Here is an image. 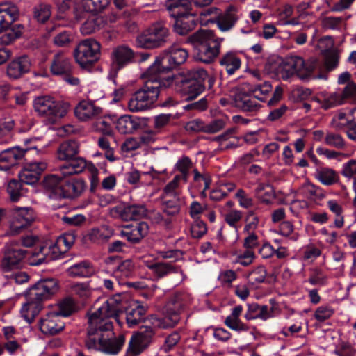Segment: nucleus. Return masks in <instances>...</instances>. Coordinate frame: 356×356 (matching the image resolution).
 <instances>
[{"instance_id": "cd10ccee", "label": "nucleus", "mask_w": 356, "mask_h": 356, "mask_svg": "<svg viewBox=\"0 0 356 356\" xmlns=\"http://www.w3.org/2000/svg\"><path fill=\"white\" fill-rule=\"evenodd\" d=\"M149 226L145 222H136L134 225L127 226L121 232L122 236L133 243L140 241L148 233Z\"/></svg>"}, {"instance_id": "79ce46f5", "label": "nucleus", "mask_w": 356, "mask_h": 356, "mask_svg": "<svg viewBox=\"0 0 356 356\" xmlns=\"http://www.w3.org/2000/svg\"><path fill=\"white\" fill-rule=\"evenodd\" d=\"M191 304L190 296L184 293H178L173 295L167 303L168 308L181 312Z\"/></svg>"}, {"instance_id": "f8f14e48", "label": "nucleus", "mask_w": 356, "mask_h": 356, "mask_svg": "<svg viewBox=\"0 0 356 356\" xmlns=\"http://www.w3.org/2000/svg\"><path fill=\"white\" fill-rule=\"evenodd\" d=\"M154 334V330L151 327H141L139 331L132 335L129 342L127 352L132 356L138 355L149 346Z\"/></svg>"}, {"instance_id": "a211bd4d", "label": "nucleus", "mask_w": 356, "mask_h": 356, "mask_svg": "<svg viewBox=\"0 0 356 356\" xmlns=\"http://www.w3.org/2000/svg\"><path fill=\"white\" fill-rule=\"evenodd\" d=\"M47 167L44 161H35L26 164L19 174L20 181L29 185L35 184Z\"/></svg>"}, {"instance_id": "6e6d98bb", "label": "nucleus", "mask_w": 356, "mask_h": 356, "mask_svg": "<svg viewBox=\"0 0 356 356\" xmlns=\"http://www.w3.org/2000/svg\"><path fill=\"white\" fill-rule=\"evenodd\" d=\"M110 0H82V6L87 12H99L105 9Z\"/></svg>"}, {"instance_id": "a19ab883", "label": "nucleus", "mask_w": 356, "mask_h": 356, "mask_svg": "<svg viewBox=\"0 0 356 356\" xmlns=\"http://www.w3.org/2000/svg\"><path fill=\"white\" fill-rule=\"evenodd\" d=\"M314 177L325 186H332L337 183L339 180L337 172L329 168H320L316 169Z\"/></svg>"}, {"instance_id": "f03ea898", "label": "nucleus", "mask_w": 356, "mask_h": 356, "mask_svg": "<svg viewBox=\"0 0 356 356\" xmlns=\"http://www.w3.org/2000/svg\"><path fill=\"white\" fill-rule=\"evenodd\" d=\"M149 67L143 74L144 85L136 91L128 102V108L131 112H138L150 108L159 99L160 89L170 88V80L159 76Z\"/></svg>"}, {"instance_id": "473e14b6", "label": "nucleus", "mask_w": 356, "mask_h": 356, "mask_svg": "<svg viewBox=\"0 0 356 356\" xmlns=\"http://www.w3.org/2000/svg\"><path fill=\"white\" fill-rule=\"evenodd\" d=\"M100 108L88 101H81L74 108L75 116L81 121H87L101 113Z\"/></svg>"}, {"instance_id": "bf43d9fd", "label": "nucleus", "mask_w": 356, "mask_h": 356, "mask_svg": "<svg viewBox=\"0 0 356 356\" xmlns=\"http://www.w3.org/2000/svg\"><path fill=\"white\" fill-rule=\"evenodd\" d=\"M107 136H103L98 138L97 145L103 151H104V156L111 162L117 160V157L114 154V149L111 147L110 142L106 138Z\"/></svg>"}, {"instance_id": "e2e57ef3", "label": "nucleus", "mask_w": 356, "mask_h": 356, "mask_svg": "<svg viewBox=\"0 0 356 356\" xmlns=\"http://www.w3.org/2000/svg\"><path fill=\"white\" fill-rule=\"evenodd\" d=\"M334 313V309L330 305H321L316 308L314 317L319 322H324L332 316Z\"/></svg>"}, {"instance_id": "864d4df0", "label": "nucleus", "mask_w": 356, "mask_h": 356, "mask_svg": "<svg viewBox=\"0 0 356 356\" xmlns=\"http://www.w3.org/2000/svg\"><path fill=\"white\" fill-rule=\"evenodd\" d=\"M325 144L338 149H343L346 147V142L343 137L339 134L332 131L325 133Z\"/></svg>"}, {"instance_id": "052dcab7", "label": "nucleus", "mask_w": 356, "mask_h": 356, "mask_svg": "<svg viewBox=\"0 0 356 356\" xmlns=\"http://www.w3.org/2000/svg\"><path fill=\"white\" fill-rule=\"evenodd\" d=\"M7 193L12 202H17L22 196V183L17 180H11L7 186Z\"/></svg>"}, {"instance_id": "c756f323", "label": "nucleus", "mask_w": 356, "mask_h": 356, "mask_svg": "<svg viewBox=\"0 0 356 356\" xmlns=\"http://www.w3.org/2000/svg\"><path fill=\"white\" fill-rule=\"evenodd\" d=\"M26 302L22 305L20 313L24 319L31 323L43 308V303L35 299H31L26 293Z\"/></svg>"}, {"instance_id": "49530a36", "label": "nucleus", "mask_w": 356, "mask_h": 356, "mask_svg": "<svg viewBox=\"0 0 356 356\" xmlns=\"http://www.w3.org/2000/svg\"><path fill=\"white\" fill-rule=\"evenodd\" d=\"M64 179L58 175H49L45 177L43 184L47 190L52 192L51 197L60 198L58 191L63 187Z\"/></svg>"}, {"instance_id": "393cba45", "label": "nucleus", "mask_w": 356, "mask_h": 356, "mask_svg": "<svg viewBox=\"0 0 356 356\" xmlns=\"http://www.w3.org/2000/svg\"><path fill=\"white\" fill-rule=\"evenodd\" d=\"M31 66L29 57L24 56L10 62L6 68V74L10 79H17L28 72Z\"/></svg>"}, {"instance_id": "f257e3e1", "label": "nucleus", "mask_w": 356, "mask_h": 356, "mask_svg": "<svg viewBox=\"0 0 356 356\" xmlns=\"http://www.w3.org/2000/svg\"><path fill=\"white\" fill-rule=\"evenodd\" d=\"M125 308L124 300L120 295L106 300L99 307L90 309L88 318L87 337L85 341L88 349L99 350L115 355L125 342L124 335L114 337L112 318H116Z\"/></svg>"}, {"instance_id": "f704fd0d", "label": "nucleus", "mask_w": 356, "mask_h": 356, "mask_svg": "<svg viewBox=\"0 0 356 356\" xmlns=\"http://www.w3.org/2000/svg\"><path fill=\"white\" fill-rule=\"evenodd\" d=\"M79 152V145L75 140L62 143L57 149V158L60 161H67L76 156Z\"/></svg>"}, {"instance_id": "ea45409f", "label": "nucleus", "mask_w": 356, "mask_h": 356, "mask_svg": "<svg viewBox=\"0 0 356 356\" xmlns=\"http://www.w3.org/2000/svg\"><path fill=\"white\" fill-rule=\"evenodd\" d=\"M67 272L72 277H88L95 273V268L89 261H82L72 265Z\"/></svg>"}, {"instance_id": "c03bdc74", "label": "nucleus", "mask_w": 356, "mask_h": 356, "mask_svg": "<svg viewBox=\"0 0 356 356\" xmlns=\"http://www.w3.org/2000/svg\"><path fill=\"white\" fill-rule=\"evenodd\" d=\"M104 25L102 17L92 15L83 22L80 30L83 35H90L102 29Z\"/></svg>"}, {"instance_id": "20e7f679", "label": "nucleus", "mask_w": 356, "mask_h": 356, "mask_svg": "<svg viewBox=\"0 0 356 356\" xmlns=\"http://www.w3.org/2000/svg\"><path fill=\"white\" fill-rule=\"evenodd\" d=\"M188 56V51L178 45H172L156 58L154 62L149 67L156 74L165 78L166 76H175L169 72L184 63Z\"/></svg>"}, {"instance_id": "4d7b16f0", "label": "nucleus", "mask_w": 356, "mask_h": 356, "mask_svg": "<svg viewBox=\"0 0 356 356\" xmlns=\"http://www.w3.org/2000/svg\"><path fill=\"white\" fill-rule=\"evenodd\" d=\"M267 271L264 266H258L248 275V279L252 284L262 283L266 280Z\"/></svg>"}, {"instance_id": "2eb2a0df", "label": "nucleus", "mask_w": 356, "mask_h": 356, "mask_svg": "<svg viewBox=\"0 0 356 356\" xmlns=\"http://www.w3.org/2000/svg\"><path fill=\"white\" fill-rule=\"evenodd\" d=\"M34 219L33 209L28 207L15 208L10 225V232L13 235L19 234L27 227Z\"/></svg>"}, {"instance_id": "7ed1b4c3", "label": "nucleus", "mask_w": 356, "mask_h": 356, "mask_svg": "<svg viewBox=\"0 0 356 356\" xmlns=\"http://www.w3.org/2000/svg\"><path fill=\"white\" fill-rule=\"evenodd\" d=\"M190 39L195 45L196 56L200 61L210 63L218 56L222 40L216 37L213 31L199 30Z\"/></svg>"}, {"instance_id": "bb28decb", "label": "nucleus", "mask_w": 356, "mask_h": 356, "mask_svg": "<svg viewBox=\"0 0 356 356\" xmlns=\"http://www.w3.org/2000/svg\"><path fill=\"white\" fill-rule=\"evenodd\" d=\"M173 26L175 33L180 35H185L193 31L197 24V15L188 13L175 18Z\"/></svg>"}, {"instance_id": "aec40b11", "label": "nucleus", "mask_w": 356, "mask_h": 356, "mask_svg": "<svg viewBox=\"0 0 356 356\" xmlns=\"http://www.w3.org/2000/svg\"><path fill=\"white\" fill-rule=\"evenodd\" d=\"M27 150L18 147L1 151L0 153V170L7 171L17 165L22 160Z\"/></svg>"}, {"instance_id": "f3484780", "label": "nucleus", "mask_w": 356, "mask_h": 356, "mask_svg": "<svg viewBox=\"0 0 356 356\" xmlns=\"http://www.w3.org/2000/svg\"><path fill=\"white\" fill-rule=\"evenodd\" d=\"M147 266L152 270L157 278H162L169 275H175V283L179 284L185 279L183 270L172 263L156 262L147 264Z\"/></svg>"}, {"instance_id": "de8ad7c7", "label": "nucleus", "mask_w": 356, "mask_h": 356, "mask_svg": "<svg viewBox=\"0 0 356 356\" xmlns=\"http://www.w3.org/2000/svg\"><path fill=\"white\" fill-rule=\"evenodd\" d=\"M193 183L195 186L201 190L202 196H206V191L209 188L211 183V177L208 173H200L197 169H194Z\"/></svg>"}, {"instance_id": "b1692460", "label": "nucleus", "mask_w": 356, "mask_h": 356, "mask_svg": "<svg viewBox=\"0 0 356 356\" xmlns=\"http://www.w3.org/2000/svg\"><path fill=\"white\" fill-rule=\"evenodd\" d=\"M86 188V183L82 179H69L63 181V187L59 189L60 198H74L79 196Z\"/></svg>"}, {"instance_id": "774afa93", "label": "nucleus", "mask_w": 356, "mask_h": 356, "mask_svg": "<svg viewBox=\"0 0 356 356\" xmlns=\"http://www.w3.org/2000/svg\"><path fill=\"white\" fill-rule=\"evenodd\" d=\"M242 218L243 213L241 211L232 209L225 215L224 219L229 226L237 229Z\"/></svg>"}, {"instance_id": "dca6fc26", "label": "nucleus", "mask_w": 356, "mask_h": 356, "mask_svg": "<svg viewBox=\"0 0 356 356\" xmlns=\"http://www.w3.org/2000/svg\"><path fill=\"white\" fill-rule=\"evenodd\" d=\"M147 210L145 205L116 206L111 208L110 213L115 218L122 220H137L147 215Z\"/></svg>"}, {"instance_id": "4468645a", "label": "nucleus", "mask_w": 356, "mask_h": 356, "mask_svg": "<svg viewBox=\"0 0 356 356\" xmlns=\"http://www.w3.org/2000/svg\"><path fill=\"white\" fill-rule=\"evenodd\" d=\"M27 252L17 245L7 246L4 257L1 261L0 268L3 272H9L21 267L22 262Z\"/></svg>"}, {"instance_id": "a878e982", "label": "nucleus", "mask_w": 356, "mask_h": 356, "mask_svg": "<svg viewBox=\"0 0 356 356\" xmlns=\"http://www.w3.org/2000/svg\"><path fill=\"white\" fill-rule=\"evenodd\" d=\"M147 307L140 302L131 304L126 310V321L129 327H134L145 319Z\"/></svg>"}, {"instance_id": "e433bc0d", "label": "nucleus", "mask_w": 356, "mask_h": 356, "mask_svg": "<svg viewBox=\"0 0 356 356\" xmlns=\"http://www.w3.org/2000/svg\"><path fill=\"white\" fill-rule=\"evenodd\" d=\"M165 7L170 16L175 18L190 13L191 5L189 0H167Z\"/></svg>"}, {"instance_id": "9b49d317", "label": "nucleus", "mask_w": 356, "mask_h": 356, "mask_svg": "<svg viewBox=\"0 0 356 356\" xmlns=\"http://www.w3.org/2000/svg\"><path fill=\"white\" fill-rule=\"evenodd\" d=\"M170 80V87L174 86L176 92L179 93L186 100H192L200 95L206 88V84L193 82L186 79L182 74H175V76H166Z\"/></svg>"}, {"instance_id": "39448f33", "label": "nucleus", "mask_w": 356, "mask_h": 356, "mask_svg": "<svg viewBox=\"0 0 356 356\" xmlns=\"http://www.w3.org/2000/svg\"><path fill=\"white\" fill-rule=\"evenodd\" d=\"M76 236L73 232H66L60 236L56 243L50 247L40 246L39 250H35L29 259L32 266L40 265L47 261V254L51 252V259H57L67 252L74 243Z\"/></svg>"}, {"instance_id": "c9c22d12", "label": "nucleus", "mask_w": 356, "mask_h": 356, "mask_svg": "<svg viewBox=\"0 0 356 356\" xmlns=\"http://www.w3.org/2000/svg\"><path fill=\"white\" fill-rule=\"evenodd\" d=\"M113 235V230L104 225L91 229L87 234V238L92 243L102 244L108 241Z\"/></svg>"}, {"instance_id": "09e8293b", "label": "nucleus", "mask_w": 356, "mask_h": 356, "mask_svg": "<svg viewBox=\"0 0 356 356\" xmlns=\"http://www.w3.org/2000/svg\"><path fill=\"white\" fill-rule=\"evenodd\" d=\"M76 310L74 300L72 298H66L59 302L56 310L53 311L58 316H69Z\"/></svg>"}, {"instance_id": "a18cd8bd", "label": "nucleus", "mask_w": 356, "mask_h": 356, "mask_svg": "<svg viewBox=\"0 0 356 356\" xmlns=\"http://www.w3.org/2000/svg\"><path fill=\"white\" fill-rule=\"evenodd\" d=\"M162 210L168 216H175L180 211L179 197L161 195Z\"/></svg>"}, {"instance_id": "ddd939ff", "label": "nucleus", "mask_w": 356, "mask_h": 356, "mask_svg": "<svg viewBox=\"0 0 356 356\" xmlns=\"http://www.w3.org/2000/svg\"><path fill=\"white\" fill-rule=\"evenodd\" d=\"M58 289V284L56 279L50 278L38 281L31 287L27 294L31 299H35L40 302L49 299Z\"/></svg>"}, {"instance_id": "6ab92c4d", "label": "nucleus", "mask_w": 356, "mask_h": 356, "mask_svg": "<svg viewBox=\"0 0 356 356\" xmlns=\"http://www.w3.org/2000/svg\"><path fill=\"white\" fill-rule=\"evenodd\" d=\"M257 100L264 102L265 98L258 94L250 95L243 92H238L234 97L236 106L246 112H256L260 108L261 105Z\"/></svg>"}, {"instance_id": "4c0bfd02", "label": "nucleus", "mask_w": 356, "mask_h": 356, "mask_svg": "<svg viewBox=\"0 0 356 356\" xmlns=\"http://www.w3.org/2000/svg\"><path fill=\"white\" fill-rule=\"evenodd\" d=\"M139 127L138 119L131 115H122L116 122V129L122 134H132Z\"/></svg>"}, {"instance_id": "69168bd1", "label": "nucleus", "mask_w": 356, "mask_h": 356, "mask_svg": "<svg viewBox=\"0 0 356 356\" xmlns=\"http://www.w3.org/2000/svg\"><path fill=\"white\" fill-rule=\"evenodd\" d=\"M245 222L243 232H254L258 227L259 218L254 211H249L246 213Z\"/></svg>"}, {"instance_id": "338daca9", "label": "nucleus", "mask_w": 356, "mask_h": 356, "mask_svg": "<svg viewBox=\"0 0 356 356\" xmlns=\"http://www.w3.org/2000/svg\"><path fill=\"white\" fill-rule=\"evenodd\" d=\"M343 21L341 17H325L321 20V25L324 29L339 30Z\"/></svg>"}, {"instance_id": "5701e85b", "label": "nucleus", "mask_w": 356, "mask_h": 356, "mask_svg": "<svg viewBox=\"0 0 356 356\" xmlns=\"http://www.w3.org/2000/svg\"><path fill=\"white\" fill-rule=\"evenodd\" d=\"M64 327V323L60 320L59 316L54 312L48 313L39 322L40 330L47 335L56 334L63 330Z\"/></svg>"}, {"instance_id": "7c9ffc66", "label": "nucleus", "mask_w": 356, "mask_h": 356, "mask_svg": "<svg viewBox=\"0 0 356 356\" xmlns=\"http://www.w3.org/2000/svg\"><path fill=\"white\" fill-rule=\"evenodd\" d=\"M312 100L320 104L321 108L325 110H327L343 104V97H341V93L338 92H321L316 97H313Z\"/></svg>"}, {"instance_id": "412c9836", "label": "nucleus", "mask_w": 356, "mask_h": 356, "mask_svg": "<svg viewBox=\"0 0 356 356\" xmlns=\"http://www.w3.org/2000/svg\"><path fill=\"white\" fill-rule=\"evenodd\" d=\"M72 71L73 64L66 54L60 51L54 55L50 65V72L52 74L61 76Z\"/></svg>"}, {"instance_id": "603ef678", "label": "nucleus", "mask_w": 356, "mask_h": 356, "mask_svg": "<svg viewBox=\"0 0 356 356\" xmlns=\"http://www.w3.org/2000/svg\"><path fill=\"white\" fill-rule=\"evenodd\" d=\"M218 14V9L216 7H209L201 11L197 18V22L202 26H207L209 23H216L217 16Z\"/></svg>"}, {"instance_id": "37998d69", "label": "nucleus", "mask_w": 356, "mask_h": 356, "mask_svg": "<svg viewBox=\"0 0 356 356\" xmlns=\"http://www.w3.org/2000/svg\"><path fill=\"white\" fill-rule=\"evenodd\" d=\"M220 64L228 74L232 75L240 68L241 62L235 53L227 52L220 60Z\"/></svg>"}, {"instance_id": "423d86ee", "label": "nucleus", "mask_w": 356, "mask_h": 356, "mask_svg": "<svg viewBox=\"0 0 356 356\" xmlns=\"http://www.w3.org/2000/svg\"><path fill=\"white\" fill-rule=\"evenodd\" d=\"M33 108L38 115L54 123L66 115L70 104L67 102L56 101L50 96H41L34 99Z\"/></svg>"}, {"instance_id": "c85d7f7f", "label": "nucleus", "mask_w": 356, "mask_h": 356, "mask_svg": "<svg viewBox=\"0 0 356 356\" xmlns=\"http://www.w3.org/2000/svg\"><path fill=\"white\" fill-rule=\"evenodd\" d=\"M238 19L236 9L234 6H229L225 13L218 14L216 23L221 31L231 30Z\"/></svg>"}, {"instance_id": "8fccbe9b", "label": "nucleus", "mask_w": 356, "mask_h": 356, "mask_svg": "<svg viewBox=\"0 0 356 356\" xmlns=\"http://www.w3.org/2000/svg\"><path fill=\"white\" fill-rule=\"evenodd\" d=\"M192 166L193 163L191 159L188 156H182L175 165V170L180 172V174L176 175V176H179L180 178L183 179L184 184L188 181L189 170Z\"/></svg>"}, {"instance_id": "72a5a7b5", "label": "nucleus", "mask_w": 356, "mask_h": 356, "mask_svg": "<svg viewBox=\"0 0 356 356\" xmlns=\"http://www.w3.org/2000/svg\"><path fill=\"white\" fill-rule=\"evenodd\" d=\"M67 163L60 166L63 177L70 176L82 172L86 168V161L82 157L74 156L66 161Z\"/></svg>"}, {"instance_id": "58836bf2", "label": "nucleus", "mask_w": 356, "mask_h": 356, "mask_svg": "<svg viewBox=\"0 0 356 356\" xmlns=\"http://www.w3.org/2000/svg\"><path fill=\"white\" fill-rule=\"evenodd\" d=\"M181 74L186 79L193 81V82L205 84V81H207V87L209 88H211L213 87L215 81L214 78L213 76H209L207 71L202 68L193 69L186 73L182 72Z\"/></svg>"}, {"instance_id": "5fc2aeb1", "label": "nucleus", "mask_w": 356, "mask_h": 356, "mask_svg": "<svg viewBox=\"0 0 356 356\" xmlns=\"http://www.w3.org/2000/svg\"><path fill=\"white\" fill-rule=\"evenodd\" d=\"M183 179L179 176H175L172 180L168 182L163 190V195L165 196H178L179 197V191L181 188V183Z\"/></svg>"}, {"instance_id": "9d476101", "label": "nucleus", "mask_w": 356, "mask_h": 356, "mask_svg": "<svg viewBox=\"0 0 356 356\" xmlns=\"http://www.w3.org/2000/svg\"><path fill=\"white\" fill-rule=\"evenodd\" d=\"M168 35V29L161 22L152 24L142 34L136 38L138 47L152 49L161 46Z\"/></svg>"}, {"instance_id": "3c124183", "label": "nucleus", "mask_w": 356, "mask_h": 356, "mask_svg": "<svg viewBox=\"0 0 356 356\" xmlns=\"http://www.w3.org/2000/svg\"><path fill=\"white\" fill-rule=\"evenodd\" d=\"M70 289L72 293L84 300L89 298L93 292L92 289L87 282L72 283L70 284Z\"/></svg>"}, {"instance_id": "2f4dec72", "label": "nucleus", "mask_w": 356, "mask_h": 356, "mask_svg": "<svg viewBox=\"0 0 356 356\" xmlns=\"http://www.w3.org/2000/svg\"><path fill=\"white\" fill-rule=\"evenodd\" d=\"M243 307L236 305L232 309L231 314L227 316L224 321L225 325L232 330L241 332L249 330V327L243 323L240 316L243 312Z\"/></svg>"}, {"instance_id": "13d9d810", "label": "nucleus", "mask_w": 356, "mask_h": 356, "mask_svg": "<svg viewBox=\"0 0 356 356\" xmlns=\"http://www.w3.org/2000/svg\"><path fill=\"white\" fill-rule=\"evenodd\" d=\"M51 15V6L49 4L40 3L34 8V17L40 23H45Z\"/></svg>"}, {"instance_id": "0e129e2a", "label": "nucleus", "mask_w": 356, "mask_h": 356, "mask_svg": "<svg viewBox=\"0 0 356 356\" xmlns=\"http://www.w3.org/2000/svg\"><path fill=\"white\" fill-rule=\"evenodd\" d=\"M327 281V276L319 268L311 270L308 282L312 285L324 286Z\"/></svg>"}, {"instance_id": "1a4fd4ad", "label": "nucleus", "mask_w": 356, "mask_h": 356, "mask_svg": "<svg viewBox=\"0 0 356 356\" xmlns=\"http://www.w3.org/2000/svg\"><path fill=\"white\" fill-rule=\"evenodd\" d=\"M100 44L88 38L83 40L76 46L74 51L76 62L81 68H90L99 58Z\"/></svg>"}, {"instance_id": "0eeeda50", "label": "nucleus", "mask_w": 356, "mask_h": 356, "mask_svg": "<svg viewBox=\"0 0 356 356\" xmlns=\"http://www.w3.org/2000/svg\"><path fill=\"white\" fill-rule=\"evenodd\" d=\"M316 67L317 61L314 58L305 61L300 56H291L282 62L280 66V74L284 80H286L295 74L300 79H305L312 75Z\"/></svg>"}, {"instance_id": "4be33fe9", "label": "nucleus", "mask_w": 356, "mask_h": 356, "mask_svg": "<svg viewBox=\"0 0 356 356\" xmlns=\"http://www.w3.org/2000/svg\"><path fill=\"white\" fill-rule=\"evenodd\" d=\"M134 53L131 49L125 45L118 46L111 54L112 67L119 70L133 62Z\"/></svg>"}, {"instance_id": "6e6552de", "label": "nucleus", "mask_w": 356, "mask_h": 356, "mask_svg": "<svg viewBox=\"0 0 356 356\" xmlns=\"http://www.w3.org/2000/svg\"><path fill=\"white\" fill-rule=\"evenodd\" d=\"M19 15L17 6L11 2L0 3V33L6 31L0 38L2 44L8 45L21 35L20 31L9 30Z\"/></svg>"}, {"instance_id": "680f3d73", "label": "nucleus", "mask_w": 356, "mask_h": 356, "mask_svg": "<svg viewBox=\"0 0 356 356\" xmlns=\"http://www.w3.org/2000/svg\"><path fill=\"white\" fill-rule=\"evenodd\" d=\"M180 312L166 307V314L163 318L162 326L164 328L172 327L176 325L180 320Z\"/></svg>"}]
</instances>
